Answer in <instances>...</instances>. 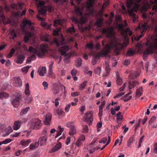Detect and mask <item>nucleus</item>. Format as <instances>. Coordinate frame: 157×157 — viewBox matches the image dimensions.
<instances>
[{
	"instance_id": "f257e3e1",
	"label": "nucleus",
	"mask_w": 157,
	"mask_h": 157,
	"mask_svg": "<svg viewBox=\"0 0 157 157\" xmlns=\"http://www.w3.org/2000/svg\"><path fill=\"white\" fill-rule=\"evenodd\" d=\"M48 49L49 46L46 44H41L39 51L30 46V62L31 60L35 59L36 56L41 58L43 57L47 53Z\"/></svg>"
},
{
	"instance_id": "f03ea898",
	"label": "nucleus",
	"mask_w": 157,
	"mask_h": 157,
	"mask_svg": "<svg viewBox=\"0 0 157 157\" xmlns=\"http://www.w3.org/2000/svg\"><path fill=\"white\" fill-rule=\"evenodd\" d=\"M151 38L152 41V43L148 40L145 44L146 48L144 52L143 56L144 59H146L150 54H152L154 53L153 48L157 49V34L152 35Z\"/></svg>"
},
{
	"instance_id": "7ed1b4c3",
	"label": "nucleus",
	"mask_w": 157,
	"mask_h": 157,
	"mask_svg": "<svg viewBox=\"0 0 157 157\" xmlns=\"http://www.w3.org/2000/svg\"><path fill=\"white\" fill-rule=\"evenodd\" d=\"M74 1H75V0H71V5L74 6L75 8V11L76 14L78 16H81V17L79 20H78L76 18L73 17L72 18V20L73 21L76 23H79L81 24H84L87 21V18L86 17L82 16L83 8L82 7L80 8L79 6L78 7H76L74 3ZM75 1L78 5H79L82 0H75Z\"/></svg>"
},
{
	"instance_id": "20e7f679",
	"label": "nucleus",
	"mask_w": 157,
	"mask_h": 157,
	"mask_svg": "<svg viewBox=\"0 0 157 157\" xmlns=\"http://www.w3.org/2000/svg\"><path fill=\"white\" fill-rule=\"evenodd\" d=\"M54 42L56 44L58 47L62 45L59 48V51L62 55H66V52L69 50V47L67 45H63L65 43L64 38H62L59 40L55 39L54 40Z\"/></svg>"
},
{
	"instance_id": "39448f33",
	"label": "nucleus",
	"mask_w": 157,
	"mask_h": 157,
	"mask_svg": "<svg viewBox=\"0 0 157 157\" xmlns=\"http://www.w3.org/2000/svg\"><path fill=\"white\" fill-rule=\"evenodd\" d=\"M29 26V21L26 19H24L21 25V30L25 35L24 41L25 43H27L29 40V33L28 30V27Z\"/></svg>"
},
{
	"instance_id": "423d86ee",
	"label": "nucleus",
	"mask_w": 157,
	"mask_h": 157,
	"mask_svg": "<svg viewBox=\"0 0 157 157\" xmlns=\"http://www.w3.org/2000/svg\"><path fill=\"white\" fill-rule=\"evenodd\" d=\"M45 2L44 1H40L39 3V6L40 7H43L39 11V13H40L42 16H44L45 15L46 11L51 12L54 10V8L50 5H48L47 6H44Z\"/></svg>"
},
{
	"instance_id": "0eeeda50",
	"label": "nucleus",
	"mask_w": 157,
	"mask_h": 157,
	"mask_svg": "<svg viewBox=\"0 0 157 157\" xmlns=\"http://www.w3.org/2000/svg\"><path fill=\"white\" fill-rule=\"evenodd\" d=\"M42 125L41 121L38 118H34L30 121V129H39Z\"/></svg>"
},
{
	"instance_id": "6e6552de",
	"label": "nucleus",
	"mask_w": 157,
	"mask_h": 157,
	"mask_svg": "<svg viewBox=\"0 0 157 157\" xmlns=\"http://www.w3.org/2000/svg\"><path fill=\"white\" fill-rule=\"evenodd\" d=\"M124 23L125 25L123 24H119L118 25L119 29L122 33L126 35H128L129 36H131L132 34V32L129 28H127L125 29H124L125 26H127V24L126 20L124 21Z\"/></svg>"
},
{
	"instance_id": "1a4fd4ad",
	"label": "nucleus",
	"mask_w": 157,
	"mask_h": 157,
	"mask_svg": "<svg viewBox=\"0 0 157 157\" xmlns=\"http://www.w3.org/2000/svg\"><path fill=\"white\" fill-rule=\"evenodd\" d=\"M149 28V26L148 25L147 23H141L139 24L138 29H141L142 30L141 34L139 36L136 37L135 40L138 41L140 38L142 37L144 33V32L147 30Z\"/></svg>"
},
{
	"instance_id": "9d476101",
	"label": "nucleus",
	"mask_w": 157,
	"mask_h": 157,
	"mask_svg": "<svg viewBox=\"0 0 157 157\" xmlns=\"http://www.w3.org/2000/svg\"><path fill=\"white\" fill-rule=\"evenodd\" d=\"M101 32L102 34H105L108 38H112L114 36L113 29L111 28H104L102 29Z\"/></svg>"
},
{
	"instance_id": "9b49d317",
	"label": "nucleus",
	"mask_w": 157,
	"mask_h": 157,
	"mask_svg": "<svg viewBox=\"0 0 157 157\" xmlns=\"http://www.w3.org/2000/svg\"><path fill=\"white\" fill-rule=\"evenodd\" d=\"M111 45L114 48V52L116 55H118L120 53V50L123 48V45L117 41L113 42Z\"/></svg>"
},
{
	"instance_id": "f8f14e48",
	"label": "nucleus",
	"mask_w": 157,
	"mask_h": 157,
	"mask_svg": "<svg viewBox=\"0 0 157 157\" xmlns=\"http://www.w3.org/2000/svg\"><path fill=\"white\" fill-rule=\"evenodd\" d=\"M110 48L109 46L107 44L103 48L101 52H99L97 55V56L100 57L101 56H106L110 52Z\"/></svg>"
},
{
	"instance_id": "ddd939ff",
	"label": "nucleus",
	"mask_w": 157,
	"mask_h": 157,
	"mask_svg": "<svg viewBox=\"0 0 157 157\" xmlns=\"http://www.w3.org/2000/svg\"><path fill=\"white\" fill-rule=\"evenodd\" d=\"M12 81L13 85L17 87H20L22 85V81L19 77H14L12 79Z\"/></svg>"
},
{
	"instance_id": "4468645a",
	"label": "nucleus",
	"mask_w": 157,
	"mask_h": 157,
	"mask_svg": "<svg viewBox=\"0 0 157 157\" xmlns=\"http://www.w3.org/2000/svg\"><path fill=\"white\" fill-rule=\"evenodd\" d=\"M73 122H69L66 124L67 127H70L69 134L70 136H73L76 133V130L74 126L72 125Z\"/></svg>"
},
{
	"instance_id": "2eb2a0df",
	"label": "nucleus",
	"mask_w": 157,
	"mask_h": 157,
	"mask_svg": "<svg viewBox=\"0 0 157 157\" xmlns=\"http://www.w3.org/2000/svg\"><path fill=\"white\" fill-rule=\"evenodd\" d=\"M85 119V120L84 121H89V124H91L93 120L92 118V115L91 111H90L89 113H86Z\"/></svg>"
},
{
	"instance_id": "dca6fc26",
	"label": "nucleus",
	"mask_w": 157,
	"mask_h": 157,
	"mask_svg": "<svg viewBox=\"0 0 157 157\" xmlns=\"http://www.w3.org/2000/svg\"><path fill=\"white\" fill-rule=\"evenodd\" d=\"M0 17L4 24L10 23V21L8 19L6 18L3 14L2 8L1 6H0Z\"/></svg>"
},
{
	"instance_id": "f3484780",
	"label": "nucleus",
	"mask_w": 157,
	"mask_h": 157,
	"mask_svg": "<svg viewBox=\"0 0 157 157\" xmlns=\"http://www.w3.org/2000/svg\"><path fill=\"white\" fill-rule=\"evenodd\" d=\"M52 116L51 114L48 113L46 115L45 118V120L44 121V123L46 125H49L50 124Z\"/></svg>"
},
{
	"instance_id": "a211bd4d",
	"label": "nucleus",
	"mask_w": 157,
	"mask_h": 157,
	"mask_svg": "<svg viewBox=\"0 0 157 157\" xmlns=\"http://www.w3.org/2000/svg\"><path fill=\"white\" fill-rule=\"evenodd\" d=\"M40 39L42 40L45 42H52L50 41L51 36L48 34H45L41 36H40Z\"/></svg>"
},
{
	"instance_id": "6ab92c4d",
	"label": "nucleus",
	"mask_w": 157,
	"mask_h": 157,
	"mask_svg": "<svg viewBox=\"0 0 157 157\" xmlns=\"http://www.w3.org/2000/svg\"><path fill=\"white\" fill-rule=\"evenodd\" d=\"M22 122L21 121H15L13 126L14 130H17L19 129L21 125Z\"/></svg>"
},
{
	"instance_id": "aec40b11",
	"label": "nucleus",
	"mask_w": 157,
	"mask_h": 157,
	"mask_svg": "<svg viewBox=\"0 0 157 157\" xmlns=\"http://www.w3.org/2000/svg\"><path fill=\"white\" fill-rule=\"evenodd\" d=\"M20 99V96H17L16 97L15 99L12 101V103L14 107H17L19 106Z\"/></svg>"
},
{
	"instance_id": "412c9836",
	"label": "nucleus",
	"mask_w": 157,
	"mask_h": 157,
	"mask_svg": "<svg viewBox=\"0 0 157 157\" xmlns=\"http://www.w3.org/2000/svg\"><path fill=\"white\" fill-rule=\"evenodd\" d=\"M33 24L30 21V38L32 36H35L36 33L34 27L32 26Z\"/></svg>"
},
{
	"instance_id": "4be33fe9",
	"label": "nucleus",
	"mask_w": 157,
	"mask_h": 157,
	"mask_svg": "<svg viewBox=\"0 0 157 157\" xmlns=\"http://www.w3.org/2000/svg\"><path fill=\"white\" fill-rule=\"evenodd\" d=\"M47 141L46 137V136H43L40 138L37 142L40 144V146H42L46 144Z\"/></svg>"
},
{
	"instance_id": "5701e85b",
	"label": "nucleus",
	"mask_w": 157,
	"mask_h": 157,
	"mask_svg": "<svg viewBox=\"0 0 157 157\" xmlns=\"http://www.w3.org/2000/svg\"><path fill=\"white\" fill-rule=\"evenodd\" d=\"M129 14L132 19V22L133 23H135L138 21L137 17L136 16V14L134 13L133 10H131L129 11Z\"/></svg>"
},
{
	"instance_id": "b1692460",
	"label": "nucleus",
	"mask_w": 157,
	"mask_h": 157,
	"mask_svg": "<svg viewBox=\"0 0 157 157\" xmlns=\"http://www.w3.org/2000/svg\"><path fill=\"white\" fill-rule=\"evenodd\" d=\"M25 59V56L24 55H19L16 60V63L19 64H22Z\"/></svg>"
},
{
	"instance_id": "393cba45",
	"label": "nucleus",
	"mask_w": 157,
	"mask_h": 157,
	"mask_svg": "<svg viewBox=\"0 0 157 157\" xmlns=\"http://www.w3.org/2000/svg\"><path fill=\"white\" fill-rule=\"evenodd\" d=\"M138 84V82L137 81L135 80L132 82H129V89H131L132 88H134Z\"/></svg>"
},
{
	"instance_id": "a878e982",
	"label": "nucleus",
	"mask_w": 157,
	"mask_h": 157,
	"mask_svg": "<svg viewBox=\"0 0 157 157\" xmlns=\"http://www.w3.org/2000/svg\"><path fill=\"white\" fill-rule=\"evenodd\" d=\"M143 87H140L136 90V96L138 98L140 97L143 94Z\"/></svg>"
},
{
	"instance_id": "bb28decb",
	"label": "nucleus",
	"mask_w": 157,
	"mask_h": 157,
	"mask_svg": "<svg viewBox=\"0 0 157 157\" xmlns=\"http://www.w3.org/2000/svg\"><path fill=\"white\" fill-rule=\"evenodd\" d=\"M39 145V144L37 141H33L30 144V149H35Z\"/></svg>"
},
{
	"instance_id": "cd10ccee",
	"label": "nucleus",
	"mask_w": 157,
	"mask_h": 157,
	"mask_svg": "<svg viewBox=\"0 0 157 157\" xmlns=\"http://www.w3.org/2000/svg\"><path fill=\"white\" fill-rule=\"evenodd\" d=\"M141 0H127V3L129 4V6L130 7L133 5L135 4L136 2H140Z\"/></svg>"
},
{
	"instance_id": "c85d7f7f",
	"label": "nucleus",
	"mask_w": 157,
	"mask_h": 157,
	"mask_svg": "<svg viewBox=\"0 0 157 157\" xmlns=\"http://www.w3.org/2000/svg\"><path fill=\"white\" fill-rule=\"evenodd\" d=\"M46 71V69L45 67H42L40 70H38V73L40 76H43L44 75Z\"/></svg>"
},
{
	"instance_id": "c756f323",
	"label": "nucleus",
	"mask_w": 157,
	"mask_h": 157,
	"mask_svg": "<svg viewBox=\"0 0 157 157\" xmlns=\"http://www.w3.org/2000/svg\"><path fill=\"white\" fill-rule=\"evenodd\" d=\"M94 1L95 0H88L86 5L88 9H90L93 6Z\"/></svg>"
},
{
	"instance_id": "7c9ffc66",
	"label": "nucleus",
	"mask_w": 157,
	"mask_h": 157,
	"mask_svg": "<svg viewBox=\"0 0 157 157\" xmlns=\"http://www.w3.org/2000/svg\"><path fill=\"white\" fill-rule=\"evenodd\" d=\"M41 25L45 29H49L52 26L51 24H48V23L42 21L41 23Z\"/></svg>"
},
{
	"instance_id": "2f4dec72",
	"label": "nucleus",
	"mask_w": 157,
	"mask_h": 157,
	"mask_svg": "<svg viewBox=\"0 0 157 157\" xmlns=\"http://www.w3.org/2000/svg\"><path fill=\"white\" fill-rule=\"evenodd\" d=\"M9 97V94L7 93L3 92H0V98L1 99L7 98Z\"/></svg>"
},
{
	"instance_id": "473e14b6",
	"label": "nucleus",
	"mask_w": 157,
	"mask_h": 157,
	"mask_svg": "<svg viewBox=\"0 0 157 157\" xmlns=\"http://www.w3.org/2000/svg\"><path fill=\"white\" fill-rule=\"evenodd\" d=\"M23 5L22 3H18L17 4H13L12 5L11 7L13 8H15L16 9H21L22 8V6Z\"/></svg>"
},
{
	"instance_id": "72a5a7b5",
	"label": "nucleus",
	"mask_w": 157,
	"mask_h": 157,
	"mask_svg": "<svg viewBox=\"0 0 157 157\" xmlns=\"http://www.w3.org/2000/svg\"><path fill=\"white\" fill-rule=\"evenodd\" d=\"M10 38L14 39L15 37L17 36V34L14 29H12L10 31Z\"/></svg>"
},
{
	"instance_id": "f704fd0d",
	"label": "nucleus",
	"mask_w": 157,
	"mask_h": 157,
	"mask_svg": "<svg viewBox=\"0 0 157 157\" xmlns=\"http://www.w3.org/2000/svg\"><path fill=\"white\" fill-rule=\"evenodd\" d=\"M61 147V144L60 143L56 144L55 147L53 148L52 150V152H53L59 150Z\"/></svg>"
},
{
	"instance_id": "c9c22d12",
	"label": "nucleus",
	"mask_w": 157,
	"mask_h": 157,
	"mask_svg": "<svg viewBox=\"0 0 157 157\" xmlns=\"http://www.w3.org/2000/svg\"><path fill=\"white\" fill-rule=\"evenodd\" d=\"M25 95L27 96H29V84L28 83H27L26 85L25 89Z\"/></svg>"
},
{
	"instance_id": "e433bc0d",
	"label": "nucleus",
	"mask_w": 157,
	"mask_h": 157,
	"mask_svg": "<svg viewBox=\"0 0 157 157\" xmlns=\"http://www.w3.org/2000/svg\"><path fill=\"white\" fill-rule=\"evenodd\" d=\"M134 140V138L133 136L129 138L128 142V147H130L131 145L132 144Z\"/></svg>"
},
{
	"instance_id": "4c0bfd02",
	"label": "nucleus",
	"mask_w": 157,
	"mask_h": 157,
	"mask_svg": "<svg viewBox=\"0 0 157 157\" xmlns=\"http://www.w3.org/2000/svg\"><path fill=\"white\" fill-rule=\"evenodd\" d=\"M29 109V107H28L25 108L23 109L22 110L20 113V115L21 116H22L24 114H26L28 111Z\"/></svg>"
},
{
	"instance_id": "58836bf2",
	"label": "nucleus",
	"mask_w": 157,
	"mask_h": 157,
	"mask_svg": "<svg viewBox=\"0 0 157 157\" xmlns=\"http://www.w3.org/2000/svg\"><path fill=\"white\" fill-rule=\"evenodd\" d=\"M62 24L63 22L62 21L59 19H58L55 21L53 24V26H56L58 25H62Z\"/></svg>"
},
{
	"instance_id": "ea45409f",
	"label": "nucleus",
	"mask_w": 157,
	"mask_h": 157,
	"mask_svg": "<svg viewBox=\"0 0 157 157\" xmlns=\"http://www.w3.org/2000/svg\"><path fill=\"white\" fill-rule=\"evenodd\" d=\"M58 128H59V131H57L56 135L55 136L56 138L59 136L61 134L63 130V128H61L60 126H58Z\"/></svg>"
},
{
	"instance_id": "a19ab883",
	"label": "nucleus",
	"mask_w": 157,
	"mask_h": 157,
	"mask_svg": "<svg viewBox=\"0 0 157 157\" xmlns=\"http://www.w3.org/2000/svg\"><path fill=\"white\" fill-rule=\"evenodd\" d=\"M135 54V52L132 49L130 48L127 51L126 55L128 56H130L133 55Z\"/></svg>"
},
{
	"instance_id": "79ce46f5",
	"label": "nucleus",
	"mask_w": 157,
	"mask_h": 157,
	"mask_svg": "<svg viewBox=\"0 0 157 157\" xmlns=\"http://www.w3.org/2000/svg\"><path fill=\"white\" fill-rule=\"evenodd\" d=\"M53 1L57 4L62 5L64 2H67V0H53Z\"/></svg>"
},
{
	"instance_id": "37998d69",
	"label": "nucleus",
	"mask_w": 157,
	"mask_h": 157,
	"mask_svg": "<svg viewBox=\"0 0 157 157\" xmlns=\"http://www.w3.org/2000/svg\"><path fill=\"white\" fill-rule=\"evenodd\" d=\"M68 33H70L71 34H73L75 32V29L74 26L73 25L72 27H69L67 30Z\"/></svg>"
},
{
	"instance_id": "c03bdc74",
	"label": "nucleus",
	"mask_w": 157,
	"mask_h": 157,
	"mask_svg": "<svg viewBox=\"0 0 157 157\" xmlns=\"http://www.w3.org/2000/svg\"><path fill=\"white\" fill-rule=\"evenodd\" d=\"M117 82L119 85H121L122 83V80L119 75H117Z\"/></svg>"
},
{
	"instance_id": "a18cd8bd",
	"label": "nucleus",
	"mask_w": 157,
	"mask_h": 157,
	"mask_svg": "<svg viewBox=\"0 0 157 157\" xmlns=\"http://www.w3.org/2000/svg\"><path fill=\"white\" fill-rule=\"evenodd\" d=\"M132 98L131 96H128L127 95H125L124 97V98H122L124 102H126L130 100Z\"/></svg>"
},
{
	"instance_id": "49530a36",
	"label": "nucleus",
	"mask_w": 157,
	"mask_h": 157,
	"mask_svg": "<svg viewBox=\"0 0 157 157\" xmlns=\"http://www.w3.org/2000/svg\"><path fill=\"white\" fill-rule=\"evenodd\" d=\"M87 81H84L79 86V90H82V89H84L86 85V83Z\"/></svg>"
},
{
	"instance_id": "de8ad7c7",
	"label": "nucleus",
	"mask_w": 157,
	"mask_h": 157,
	"mask_svg": "<svg viewBox=\"0 0 157 157\" xmlns=\"http://www.w3.org/2000/svg\"><path fill=\"white\" fill-rule=\"evenodd\" d=\"M20 144L24 147H26L29 145V142L28 140L25 141V140H23L20 141Z\"/></svg>"
},
{
	"instance_id": "09e8293b",
	"label": "nucleus",
	"mask_w": 157,
	"mask_h": 157,
	"mask_svg": "<svg viewBox=\"0 0 157 157\" xmlns=\"http://www.w3.org/2000/svg\"><path fill=\"white\" fill-rule=\"evenodd\" d=\"M25 12L26 10H24L21 13V12L20 11H18V12L15 13V15L16 16H22L25 14Z\"/></svg>"
},
{
	"instance_id": "8fccbe9b",
	"label": "nucleus",
	"mask_w": 157,
	"mask_h": 157,
	"mask_svg": "<svg viewBox=\"0 0 157 157\" xmlns=\"http://www.w3.org/2000/svg\"><path fill=\"white\" fill-rule=\"evenodd\" d=\"M82 60L80 58H78L77 60V67H80L82 64Z\"/></svg>"
},
{
	"instance_id": "3c124183",
	"label": "nucleus",
	"mask_w": 157,
	"mask_h": 157,
	"mask_svg": "<svg viewBox=\"0 0 157 157\" xmlns=\"http://www.w3.org/2000/svg\"><path fill=\"white\" fill-rule=\"evenodd\" d=\"M29 69V66L25 67L21 69L22 72L24 73H26L28 71Z\"/></svg>"
},
{
	"instance_id": "603ef678",
	"label": "nucleus",
	"mask_w": 157,
	"mask_h": 157,
	"mask_svg": "<svg viewBox=\"0 0 157 157\" xmlns=\"http://www.w3.org/2000/svg\"><path fill=\"white\" fill-rule=\"evenodd\" d=\"M15 51V50L14 48H12L9 54L7 55V57L8 58H10L12 56L13 54L14 53Z\"/></svg>"
},
{
	"instance_id": "864d4df0",
	"label": "nucleus",
	"mask_w": 157,
	"mask_h": 157,
	"mask_svg": "<svg viewBox=\"0 0 157 157\" xmlns=\"http://www.w3.org/2000/svg\"><path fill=\"white\" fill-rule=\"evenodd\" d=\"M101 72V68L100 67H98L95 70V72L98 75H100Z\"/></svg>"
},
{
	"instance_id": "5fc2aeb1",
	"label": "nucleus",
	"mask_w": 157,
	"mask_h": 157,
	"mask_svg": "<svg viewBox=\"0 0 157 157\" xmlns=\"http://www.w3.org/2000/svg\"><path fill=\"white\" fill-rule=\"evenodd\" d=\"M107 137H105L100 140L99 142L100 143H102L103 144H104L107 142Z\"/></svg>"
},
{
	"instance_id": "6e6d98bb",
	"label": "nucleus",
	"mask_w": 157,
	"mask_h": 157,
	"mask_svg": "<svg viewBox=\"0 0 157 157\" xmlns=\"http://www.w3.org/2000/svg\"><path fill=\"white\" fill-rule=\"evenodd\" d=\"M156 117L155 116H152L150 120L149 124L150 125H151L152 123L154 122V121L155 120Z\"/></svg>"
},
{
	"instance_id": "4d7b16f0",
	"label": "nucleus",
	"mask_w": 157,
	"mask_h": 157,
	"mask_svg": "<svg viewBox=\"0 0 157 157\" xmlns=\"http://www.w3.org/2000/svg\"><path fill=\"white\" fill-rule=\"evenodd\" d=\"M12 141V140L9 138L7 139L2 141L3 144H6L10 143Z\"/></svg>"
},
{
	"instance_id": "13d9d810",
	"label": "nucleus",
	"mask_w": 157,
	"mask_h": 157,
	"mask_svg": "<svg viewBox=\"0 0 157 157\" xmlns=\"http://www.w3.org/2000/svg\"><path fill=\"white\" fill-rule=\"evenodd\" d=\"M83 132L84 133H87L88 132V128L87 125H85L83 126Z\"/></svg>"
},
{
	"instance_id": "bf43d9fd",
	"label": "nucleus",
	"mask_w": 157,
	"mask_h": 157,
	"mask_svg": "<svg viewBox=\"0 0 157 157\" xmlns=\"http://www.w3.org/2000/svg\"><path fill=\"white\" fill-rule=\"evenodd\" d=\"M110 70V68L109 67V65H106V66L105 67V71L107 72V74L106 75V76H107L109 75V72Z\"/></svg>"
},
{
	"instance_id": "052dcab7",
	"label": "nucleus",
	"mask_w": 157,
	"mask_h": 157,
	"mask_svg": "<svg viewBox=\"0 0 157 157\" xmlns=\"http://www.w3.org/2000/svg\"><path fill=\"white\" fill-rule=\"evenodd\" d=\"M108 140L106 143V144L105 145H104L103 147H102V148H101V150H103L104 148H105V147L107 146V145L109 144V143L110 142V136H108Z\"/></svg>"
},
{
	"instance_id": "680f3d73",
	"label": "nucleus",
	"mask_w": 157,
	"mask_h": 157,
	"mask_svg": "<svg viewBox=\"0 0 157 157\" xmlns=\"http://www.w3.org/2000/svg\"><path fill=\"white\" fill-rule=\"evenodd\" d=\"M108 140L106 143V144L105 145H104L103 147H102V148H101V150H103L104 148H105V147L107 146V145L109 144V143L110 142V136H108Z\"/></svg>"
},
{
	"instance_id": "e2e57ef3",
	"label": "nucleus",
	"mask_w": 157,
	"mask_h": 157,
	"mask_svg": "<svg viewBox=\"0 0 157 157\" xmlns=\"http://www.w3.org/2000/svg\"><path fill=\"white\" fill-rule=\"evenodd\" d=\"M86 46L87 47H88L89 49H93V48L94 44L92 42L90 44H87Z\"/></svg>"
},
{
	"instance_id": "0e129e2a",
	"label": "nucleus",
	"mask_w": 157,
	"mask_h": 157,
	"mask_svg": "<svg viewBox=\"0 0 157 157\" xmlns=\"http://www.w3.org/2000/svg\"><path fill=\"white\" fill-rule=\"evenodd\" d=\"M42 85L44 87V89L46 90L48 88V84L47 83L45 82V81H44L42 83Z\"/></svg>"
},
{
	"instance_id": "69168bd1",
	"label": "nucleus",
	"mask_w": 157,
	"mask_h": 157,
	"mask_svg": "<svg viewBox=\"0 0 157 157\" xmlns=\"http://www.w3.org/2000/svg\"><path fill=\"white\" fill-rule=\"evenodd\" d=\"M20 134V132H16L14 134H13L11 135V136L12 137H15L18 136L19 134Z\"/></svg>"
},
{
	"instance_id": "338daca9",
	"label": "nucleus",
	"mask_w": 157,
	"mask_h": 157,
	"mask_svg": "<svg viewBox=\"0 0 157 157\" xmlns=\"http://www.w3.org/2000/svg\"><path fill=\"white\" fill-rule=\"evenodd\" d=\"M105 101H102L101 103V105L99 107V110H103V108L105 104Z\"/></svg>"
},
{
	"instance_id": "774afa93",
	"label": "nucleus",
	"mask_w": 157,
	"mask_h": 157,
	"mask_svg": "<svg viewBox=\"0 0 157 157\" xmlns=\"http://www.w3.org/2000/svg\"><path fill=\"white\" fill-rule=\"evenodd\" d=\"M60 29H58L56 30H54L53 32V34L55 35H59V33Z\"/></svg>"
}]
</instances>
